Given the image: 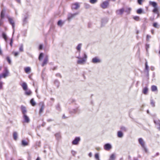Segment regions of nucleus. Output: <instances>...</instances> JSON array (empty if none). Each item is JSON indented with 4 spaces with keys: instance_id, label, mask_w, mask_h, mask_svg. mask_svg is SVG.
Returning a JSON list of instances; mask_svg holds the SVG:
<instances>
[{
    "instance_id": "69168bd1",
    "label": "nucleus",
    "mask_w": 160,
    "mask_h": 160,
    "mask_svg": "<svg viewBox=\"0 0 160 160\" xmlns=\"http://www.w3.org/2000/svg\"><path fill=\"white\" fill-rule=\"evenodd\" d=\"M92 153L91 152H90L88 154V156H89V157H92Z\"/></svg>"
},
{
    "instance_id": "ddd939ff",
    "label": "nucleus",
    "mask_w": 160,
    "mask_h": 160,
    "mask_svg": "<svg viewBox=\"0 0 160 160\" xmlns=\"http://www.w3.org/2000/svg\"><path fill=\"white\" fill-rule=\"evenodd\" d=\"M23 118L24 119V122L27 123L29 122L30 119L26 114L23 115Z\"/></svg>"
},
{
    "instance_id": "5701e85b",
    "label": "nucleus",
    "mask_w": 160,
    "mask_h": 160,
    "mask_svg": "<svg viewBox=\"0 0 160 160\" xmlns=\"http://www.w3.org/2000/svg\"><path fill=\"white\" fill-rule=\"evenodd\" d=\"M55 108L59 112H60L61 110L60 104L59 103H58L56 106Z\"/></svg>"
},
{
    "instance_id": "cd10ccee",
    "label": "nucleus",
    "mask_w": 160,
    "mask_h": 160,
    "mask_svg": "<svg viewBox=\"0 0 160 160\" xmlns=\"http://www.w3.org/2000/svg\"><path fill=\"white\" fill-rule=\"evenodd\" d=\"M25 94L27 95H30L32 93L31 91L30 90H25Z\"/></svg>"
},
{
    "instance_id": "e433bc0d",
    "label": "nucleus",
    "mask_w": 160,
    "mask_h": 160,
    "mask_svg": "<svg viewBox=\"0 0 160 160\" xmlns=\"http://www.w3.org/2000/svg\"><path fill=\"white\" fill-rule=\"evenodd\" d=\"M64 23V22H62L61 20H59L58 21V25L60 26H62L63 24Z\"/></svg>"
},
{
    "instance_id": "0eeeda50",
    "label": "nucleus",
    "mask_w": 160,
    "mask_h": 160,
    "mask_svg": "<svg viewBox=\"0 0 160 160\" xmlns=\"http://www.w3.org/2000/svg\"><path fill=\"white\" fill-rule=\"evenodd\" d=\"M110 0H108V1H106L103 2L101 5V7L103 9H105L107 8L109 4V1Z\"/></svg>"
},
{
    "instance_id": "79ce46f5",
    "label": "nucleus",
    "mask_w": 160,
    "mask_h": 160,
    "mask_svg": "<svg viewBox=\"0 0 160 160\" xmlns=\"http://www.w3.org/2000/svg\"><path fill=\"white\" fill-rule=\"evenodd\" d=\"M148 67V65L147 62H146L145 63V69L147 71L148 74L149 68Z\"/></svg>"
},
{
    "instance_id": "3c124183",
    "label": "nucleus",
    "mask_w": 160,
    "mask_h": 160,
    "mask_svg": "<svg viewBox=\"0 0 160 160\" xmlns=\"http://www.w3.org/2000/svg\"><path fill=\"white\" fill-rule=\"evenodd\" d=\"M145 48L147 52H148V49L149 48V44H147L145 45Z\"/></svg>"
},
{
    "instance_id": "052dcab7",
    "label": "nucleus",
    "mask_w": 160,
    "mask_h": 160,
    "mask_svg": "<svg viewBox=\"0 0 160 160\" xmlns=\"http://www.w3.org/2000/svg\"><path fill=\"white\" fill-rule=\"evenodd\" d=\"M72 153L73 156H75L76 153V152L74 151H72Z\"/></svg>"
},
{
    "instance_id": "412c9836",
    "label": "nucleus",
    "mask_w": 160,
    "mask_h": 160,
    "mask_svg": "<svg viewBox=\"0 0 160 160\" xmlns=\"http://www.w3.org/2000/svg\"><path fill=\"white\" fill-rule=\"evenodd\" d=\"M21 86L24 90H26L27 89V85L26 82H23L21 85Z\"/></svg>"
},
{
    "instance_id": "9b49d317",
    "label": "nucleus",
    "mask_w": 160,
    "mask_h": 160,
    "mask_svg": "<svg viewBox=\"0 0 160 160\" xmlns=\"http://www.w3.org/2000/svg\"><path fill=\"white\" fill-rule=\"evenodd\" d=\"M80 7V5L78 2H76L72 4V9L77 10Z\"/></svg>"
},
{
    "instance_id": "dca6fc26",
    "label": "nucleus",
    "mask_w": 160,
    "mask_h": 160,
    "mask_svg": "<svg viewBox=\"0 0 160 160\" xmlns=\"http://www.w3.org/2000/svg\"><path fill=\"white\" fill-rule=\"evenodd\" d=\"M55 138L57 140H59L61 138V135L60 132L56 133L55 134Z\"/></svg>"
},
{
    "instance_id": "bf43d9fd",
    "label": "nucleus",
    "mask_w": 160,
    "mask_h": 160,
    "mask_svg": "<svg viewBox=\"0 0 160 160\" xmlns=\"http://www.w3.org/2000/svg\"><path fill=\"white\" fill-rule=\"evenodd\" d=\"M142 0H138V2L139 5L142 4Z\"/></svg>"
},
{
    "instance_id": "680f3d73",
    "label": "nucleus",
    "mask_w": 160,
    "mask_h": 160,
    "mask_svg": "<svg viewBox=\"0 0 160 160\" xmlns=\"http://www.w3.org/2000/svg\"><path fill=\"white\" fill-rule=\"evenodd\" d=\"M53 120H54L51 119H48L47 120V121L48 122H50L51 121H53Z\"/></svg>"
},
{
    "instance_id": "c756f323",
    "label": "nucleus",
    "mask_w": 160,
    "mask_h": 160,
    "mask_svg": "<svg viewBox=\"0 0 160 160\" xmlns=\"http://www.w3.org/2000/svg\"><path fill=\"white\" fill-rule=\"evenodd\" d=\"M131 9L130 8H125L124 9V11L125 12H127V14H129L130 13V12L131 11Z\"/></svg>"
},
{
    "instance_id": "a878e982",
    "label": "nucleus",
    "mask_w": 160,
    "mask_h": 160,
    "mask_svg": "<svg viewBox=\"0 0 160 160\" xmlns=\"http://www.w3.org/2000/svg\"><path fill=\"white\" fill-rule=\"evenodd\" d=\"M136 12L137 14H141L143 13V12L142 9V8H140L137 10L136 11Z\"/></svg>"
},
{
    "instance_id": "f257e3e1",
    "label": "nucleus",
    "mask_w": 160,
    "mask_h": 160,
    "mask_svg": "<svg viewBox=\"0 0 160 160\" xmlns=\"http://www.w3.org/2000/svg\"><path fill=\"white\" fill-rule=\"evenodd\" d=\"M82 44L79 43L76 48V49L77 50V52H79V55L78 56H76V58L79 59L77 61V63L79 64L82 65L85 64L87 61V56L85 52L83 53V56L81 58L80 56V52L81 50V48Z\"/></svg>"
},
{
    "instance_id": "72a5a7b5",
    "label": "nucleus",
    "mask_w": 160,
    "mask_h": 160,
    "mask_svg": "<svg viewBox=\"0 0 160 160\" xmlns=\"http://www.w3.org/2000/svg\"><path fill=\"white\" fill-rule=\"evenodd\" d=\"M133 18L137 21H138L140 20V18L139 16H134L133 17Z\"/></svg>"
},
{
    "instance_id": "aec40b11",
    "label": "nucleus",
    "mask_w": 160,
    "mask_h": 160,
    "mask_svg": "<svg viewBox=\"0 0 160 160\" xmlns=\"http://www.w3.org/2000/svg\"><path fill=\"white\" fill-rule=\"evenodd\" d=\"M54 84L57 87V88H58L60 85V82L57 79H56L54 81Z\"/></svg>"
},
{
    "instance_id": "9d476101",
    "label": "nucleus",
    "mask_w": 160,
    "mask_h": 160,
    "mask_svg": "<svg viewBox=\"0 0 160 160\" xmlns=\"http://www.w3.org/2000/svg\"><path fill=\"white\" fill-rule=\"evenodd\" d=\"M112 148V147L111 144L109 143L105 144L104 146V149L107 151H109Z\"/></svg>"
},
{
    "instance_id": "864d4df0",
    "label": "nucleus",
    "mask_w": 160,
    "mask_h": 160,
    "mask_svg": "<svg viewBox=\"0 0 160 160\" xmlns=\"http://www.w3.org/2000/svg\"><path fill=\"white\" fill-rule=\"evenodd\" d=\"M3 84V82L0 81V89H2V85Z\"/></svg>"
},
{
    "instance_id": "2eb2a0df",
    "label": "nucleus",
    "mask_w": 160,
    "mask_h": 160,
    "mask_svg": "<svg viewBox=\"0 0 160 160\" xmlns=\"http://www.w3.org/2000/svg\"><path fill=\"white\" fill-rule=\"evenodd\" d=\"M48 57L47 56H46L44 58L43 62L42 64V66L43 67L45 65H46L48 63Z\"/></svg>"
},
{
    "instance_id": "4d7b16f0",
    "label": "nucleus",
    "mask_w": 160,
    "mask_h": 160,
    "mask_svg": "<svg viewBox=\"0 0 160 160\" xmlns=\"http://www.w3.org/2000/svg\"><path fill=\"white\" fill-rule=\"evenodd\" d=\"M151 38V36L150 35H147L146 40L148 41L149 40V39Z\"/></svg>"
},
{
    "instance_id": "a211bd4d",
    "label": "nucleus",
    "mask_w": 160,
    "mask_h": 160,
    "mask_svg": "<svg viewBox=\"0 0 160 160\" xmlns=\"http://www.w3.org/2000/svg\"><path fill=\"white\" fill-rule=\"evenodd\" d=\"M117 136L119 138H122L123 136V134L121 131H119L118 132Z\"/></svg>"
},
{
    "instance_id": "7c9ffc66",
    "label": "nucleus",
    "mask_w": 160,
    "mask_h": 160,
    "mask_svg": "<svg viewBox=\"0 0 160 160\" xmlns=\"http://www.w3.org/2000/svg\"><path fill=\"white\" fill-rule=\"evenodd\" d=\"M28 17L26 16L25 17L23 20V25H24L28 22L27 19Z\"/></svg>"
},
{
    "instance_id": "f8f14e48",
    "label": "nucleus",
    "mask_w": 160,
    "mask_h": 160,
    "mask_svg": "<svg viewBox=\"0 0 160 160\" xmlns=\"http://www.w3.org/2000/svg\"><path fill=\"white\" fill-rule=\"evenodd\" d=\"M124 11V8H122L120 9L117 10L116 11V12L117 15H122Z\"/></svg>"
},
{
    "instance_id": "393cba45",
    "label": "nucleus",
    "mask_w": 160,
    "mask_h": 160,
    "mask_svg": "<svg viewBox=\"0 0 160 160\" xmlns=\"http://www.w3.org/2000/svg\"><path fill=\"white\" fill-rule=\"evenodd\" d=\"M120 129L122 131L124 132H126L128 130L127 128L123 126H121L120 128Z\"/></svg>"
},
{
    "instance_id": "ea45409f",
    "label": "nucleus",
    "mask_w": 160,
    "mask_h": 160,
    "mask_svg": "<svg viewBox=\"0 0 160 160\" xmlns=\"http://www.w3.org/2000/svg\"><path fill=\"white\" fill-rule=\"evenodd\" d=\"M19 51L21 52H22L23 51V44H22L20 45V47L19 48Z\"/></svg>"
},
{
    "instance_id": "774afa93",
    "label": "nucleus",
    "mask_w": 160,
    "mask_h": 160,
    "mask_svg": "<svg viewBox=\"0 0 160 160\" xmlns=\"http://www.w3.org/2000/svg\"><path fill=\"white\" fill-rule=\"evenodd\" d=\"M46 124V123L45 122H43L42 125V126H43V127H44L45 125Z\"/></svg>"
},
{
    "instance_id": "a18cd8bd",
    "label": "nucleus",
    "mask_w": 160,
    "mask_h": 160,
    "mask_svg": "<svg viewBox=\"0 0 160 160\" xmlns=\"http://www.w3.org/2000/svg\"><path fill=\"white\" fill-rule=\"evenodd\" d=\"M153 26L155 28H159V26L158 25V23L157 22H154L153 24Z\"/></svg>"
},
{
    "instance_id": "4be33fe9",
    "label": "nucleus",
    "mask_w": 160,
    "mask_h": 160,
    "mask_svg": "<svg viewBox=\"0 0 160 160\" xmlns=\"http://www.w3.org/2000/svg\"><path fill=\"white\" fill-rule=\"evenodd\" d=\"M116 158V155L115 153H112L110 157L109 160H115Z\"/></svg>"
},
{
    "instance_id": "f3484780",
    "label": "nucleus",
    "mask_w": 160,
    "mask_h": 160,
    "mask_svg": "<svg viewBox=\"0 0 160 160\" xmlns=\"http://www.w3.org/2000/svg\"><path fill=\"white\" fill-rule=\"evenodd\" d=\"M149 4L150 5L152 6L154 8L158 7L157 3L155 2L150 1L149 2Z\"/></svg>"
},
{
    "instance_id": "e2e57ef3",
    "label": "nucleus",
    "mask_w": 160,
    "mask_h": 160,
    "mask_svg": "<svg viewBox=\"0 0 160 160\" xmlns=\"http://www.w3.org/2000/svg\"><path fill=\"white\" fill-rule=\"evenodd\" d=\"M42 45L41 44L39 46V49L41 50L42 49Z\"/></svg>"
},
{
    "instance_id": "4c0bfd02",
    "label": "nucleus",
    "mask_w": 160,
    "mask_h": 160,
    "mask_svg": "<svg viewBox=\"0 0 160 160\" xmlns=\"http://www.w3.org/2000/svg\"><path fill=\"white\" fill-rule=\"evenodd\" d=\"M30 103L32 106H34L36 105V103L34 102V99L32 98L30 100Z\"/></svg>"
},
{
    "instance_id": "09e8293b",
    "label": "nucleus",
    "mask_w": 160,
    "mask_h": 160,
    "mask_svg": "<svg viewBox=\"0 0 160 160\" xmlns=\"http://www.w3.org/2000/svg\"><path fill=\"white\" fill-rule=\"evenodd\" d=\"M43 57V54L42 53H41L39 56L38 59L39 60H41Z\"/></svg>"
},
{
    "instance_id": "603ef678",
    "label": "nucleus",
    "mask_w": 160,
    "mask_h": 160,
    "mask_svg": "<svg viewBox=\"0 0 160 160\" xmlns=\"http://www.w3.org/2000/svg\"><path fill=\"white\" fill-rule=\"evenodd\" d=\"M3 18H0V26L2 25L3 22Z\"/></svg>"
},
{
    "instance_id": "6ab92c4d",
    "label": "nucleus",
    "mask_w": 160,
    "mask_h": 160,
    "mask_svg": "<svg viewBox=\"0 0 160 160\" xmlns=\"http://www.w3.org/2000/svg\"><path fill=\"white\" fill-rule=\"evenodd\" d=\"M5 11V10L4 9H3L2 10L0 15V18L3 19L4 18Z\"/></svg>"
},
{
    "instance_id": "58836bf2",
    "label": "nucleus",
    "mask_w": 160,
    "mask_h": 160,
    "mask_svg": "<svg viewBox=\"0 0 160 160\" xmlns=\"http://www.w3.org/2000/svg\"><path fill=\"white\" fill-rule=\"evenodd\" d=\"M22 145L24 146H27L28 144L27 142L24 140H22Z\"/></svg>"
},
{
    "instance_id": "0e129e2a",
    "label": "nucleus",
    "mask_w": 160,
    "mask_h": 160,
    "mask_svg": "<svg viewBox=\"0 0 160 160\" xmlns=\"http://www.w3.org/2000/svg\"><path fill=\"white\" fill-rule=\"evenodd\" d=\"M18 54V53L17 52H16L14 53V55L15 56H17Z\"/></svg>"
},
{
    "instance_id": "49530a36",
    "label": "nucleus",
    "mask_w": 160,
    "mask_h": 160,
    "mask_svg": "<svg viewBox=\"0 0 160 160\" xmlns=\"http://www.w3.org/2000/svg\"><path fill=\"white\" fill-rule=\"evenodd\" d=\"M98 1V0H90L89 2L92 4H94Z\"/></svg>"
},
{
    "instance_id": "473e14b6",
    "label": "nucleus",
    "mask_w": 160,
    "mask_h": 160,
    "mask_svg": "<svg viewBox=\"0 0 160 160\" xmlns=\"http://www.w3.org/2000/svg\"><path fill=\"white\" fill-rule=\"evenodd\" d=\"M151 90L152 91H155L157 90V87L155 85H152L151 87Z\"/></svg>"
},
{
    "instance_id": "6e6d98bb",
    "label": "nucleus",
    "mask_w": 160,
    "mask_h": 160,
    "mask_svg": "<svg viewBox=\"0 0 160 160\" xmlns=\"http://www.w3.org/2000/svg\"><path fill=\"white\" fill-rule=\"evenodd\" d=\"M69 117V116H66L64 114H63L62 116V118L63 119H66Z\"/></svg>"
},
{
    "instance_id": "bb28decb",
    "label": "nucleus",
    "mask_w": 160,
    "mask_h": 160,
    "mask_svg": "<svg viewBox=\"0 0 160 160\" xmlns=\"http://www.w3.org/2000/svg\"><path fill=\"white\" fill-rule=\"evenodd\" d=\"M154 122L156 125H158V126L160 125V120H154Z\"/></svg>"
},
{
    "instance_id": "c85d7f7f",
    "label": "nucleus",
    "mask_w": 160,
    "mask_h": 160,
    "mask_svg": "<svg viewBox=\"0 0 160 160\" xmlns=\"http://www.w3.org/2000/svg\"><path fill=\"white\" fill-rule=\"evenodd\" d=\"M13 136L14 140H16L18 137V133L16 132H13Z\"/></svg>"
},
{
    "instance_id": "20e7f679",
    "label": "nucleus",
    "mask_w": 160,
    "mask_h": 160,
    "mask_svg": "<svg viewBox=\"0 0 160 160\" xmlns=\"http://www.w3.org/2000/svg\"><path fill=\"white\" fill-rule=\"evenodd\" d=\"M9 72L7 67H5L4 68V70L3 72L1 74L2 78H5L6 77L9 75Z\"/></svg>"
},
{
    "instance_id": "37998d69",
    "label": "nucleus",
    "mask_w": 160,
    "mask_h": 160,
    "mask_svg": "<svg viewBox=\"0 0 160 160\" xmlns=\"http://www.w3.org/2000/svg\"><path fill=\"white\" fill-rule=\"evenodd\" d=\"M155 102L152 99H151L150 100V104L153 107H154L155 106Z\"/></svg>"
},
{
    "instance_id": "a19ab883",
    "label": "nucleus",
    "mask_w": 160,
    "mask_h": 160,
    "mask_svg": "<svg viewBox=\"0 0 160 160\" xmlns=\"http://www.w3.org/2000/svg\"><path fill=\"white\" fill-rule=\"evenodd\" d=\"M152 11L154 13H158V7H157L156 8H154V9Z\"/></svg>"
},
{
    "instance_id": "423d86ee",
    "label": "nucleus",
    "mask_w": 160,
    "mask_h": 160,
    "mask_svg": "<svg viewBox=\"0 0 160 160\" xmlns=\"http://www.w3.org/2000/svg\"><path fill=\"white\" fill-rule=\"evenodd\" d=\"M79 12H76L73 14L69 13L68 15L67 20L70 21L76 15H78Z\"/></svg>"
},
{
    "instance_id": "5fc2aeb1",
    "label": "nucleus",
    "mask_w": 160,
    "mask_h": 160,
    "mask_svg": "<svg viewBox=\"0 0 160 160\" xmlns=\"http://www.w3.org/2000/svg\"><path fill=\"white\" fill-rule=\"evenodd\" d=\"M55 76L57 77H59L60 78H62V76L60 73H57L56 74Z\"/></svg>"
},
{
    "instance_id": "c03bdc74",
    "label": "nucleus",
    "mask_w": 160,
    "mask_h": 160,
    "mask_svg": "<svg viewBox=\"0 0 160 160\" xmlns=\"http://www.w3.org/2000/svg\"><path fill=\"white\" fill-rule=\"evenodd\" d=\"M95 158L97 160H100L98 154L96 153L95 155Z\"/></svg>"
},
{
    "instance_id": "39448f33",
    "label": "nucleus",
    "mask_w": 160,
    "mask_h": 160,
    "mask_svg": "<svg viewBox=\"0 0 160 160\" xmlns=\"http://www.w3.org/2000/svg\"><path fill=\"white\" fill-rule=\"evenodd\" d=\"M69 112L70 114L73 115L76 113H79L80 112V110L79 109L78 107H77L75 108L72 109H69Z\"/></svg>"
},
{
    "instance_id": "8fccbe9b",
    "label": "nucleus",
    "mask_w": 160,
    "mask_h": 160,
    "mask_svg": "<svg viewBox=\"0 0 160 160\" xmlns=\"http://www.w3.org/2000/svg\"><path fill=\"white\" fill-rule=\"evenodd\" d=\"M10 45L11 47H12V44H13V39L12 38L10 40Z\"/></svg>"
},
{
    "instance_id": "13d9d810",
    "label": "nucleus",
    "mask_w": 160,
    "mask_h": 160,
    "mask_svg": "<svg viewBox=\"0 0 160 160\" xmlns=\"http://www.w3.org/2000/svg\"><path fill=\"white\" fill-rule=\"evenodd\" d=\"M7 61H8V63L9 64H10L11 62V61L10 60V58H9V57H7Z\"/></svg>"
},
{
    "instance_id": "7ed1b4c3",
    "label": "nucleus",
    "mask_w": 160,
    "mask_h": 160,
    "mask_svg": "<svg viewBox=\"0 0 160 160\" xmlns=\"http://www.w3.org/2000/svg\"><path fill=\"white\" fill-rule=\"evenodd\" d=\"M138 141L139 143L141 145L145 152H148V150L145 146V142L143 140L142 138H140L138 139Z\"/></svg>"
},
{
    "instance_id": "4468645a",
    "label": "nucleus",
    "mask_w": 160,
    "mask_h": 160,
    "mask_svg": "<svg viewBox=\"0 0 160 160\" xmlns=\"http://www.w3.org/2000/svg\"><path fill=\"white\" fill-rule=\"evenodd\" d=\"M21 109L23 115L26 114L27 111L26 109V107L25 106L22 105L21 106Z\"/></svg>"
},
{
    "instance_id": "1a4fd4ad",
    "label": "nucleus",
    "mask_w": 160,
    "mask_h": 160,
    "mask_svg": "<svg viewBox=\"0 0 160 160\" xmlns=\"http://www.w3.org/2000/svg\"><path fill=\"white\" fill-rule=\"evenodd\" d=\"M101 60L98 57L93 58L92 60V62L94 63H99L101 62Z\"/></svg>"
},
{
    "instance_id": "338daca9",
    "label": "nucleus",
    "mask_w": 160,
    "mask_h": 160,
    "mask_svg": "<svg viewBox=\"0 0 160 160\" xmlns=\"http://www.w3.org/2000/svg\"><path fill=\"white\" fill-rule=\"evenodd\" d=\"M88 27L89 28H90L91 26V24L90 23H88Z\"/></svg>"
},
{
    "instance_id": "b1692460",
    "label": "nucleus",
    "mask_w": 160,
    "mask_h": 160,
    "mask_svg": "<svg viewBox=\"0 0 160 160\" xmlns=\"http://www.w3.org/2000/svg\"><path fill=\"white\" fill-rule=\"evenodd\" d=\"M148 91V88L147 87H145L142 90V92L144 94H146Z\"/></svg>"
},
{
    "instance_id": "c9c22d12",
    "label": "nucleus",
    "mask_w": 160,
    "mask_h": 160,
    "mask_svg": "<svg viewBox=\"0 0 160 160\" xmlns=\"http://www.w3.org/2000/svg\"><path fill=\"white\" fill-rule=\"evenodd\" d=\"M2 37H3V38L5 39V41L7 42V35L5 33H4V32L2 33Z\"/></svg>"
},
{
    "instance_id": "de8ad7c7",
    "label": "nucleus",
    "mask_w": 160,
    "mask_h": 160,
    "mask_svg": "<svg viewBox=\"0 0 160 160\" xmlns=\"http://www.w3.org/2000/svg\"><path fill=\"white\" fill-rule=\"evenodd\" d=\"M84 7L86 8H88L90 7V5L86 3H85L84 4Z\"/></svg>"
},
{
    "instance_id": "f704fd0d",
    "label": "nucleus",
    "mask_w": 160,
    "mask_h": 160,
    "mask_svg": "<svg viewBox=\"0 0 160 160\" xmlns=\"http://www.w3.org/2000/svg\"><path fill=\"white\" fill-rule=\"evenodd\" d=\"M30 70L31 68L29 67H26L24 68V71L25 72L27 73H28L29 72H30Z\"/></svg>"
},
{
    "instance_id": "2f4dec72",
    "label": "nucleus",
    "mask_w": 160,
    "mask_h": 160,
    "mask_svg": "<svg viewBox=\"0 0 160 160\" xmlns=\"http://www.w3.org/2000/svg\"><path fill=\"white\" fill-rule=\"evenodd\" d=\"M44 105L43 104L42 105L39 110V113L40 114L44 110Z\"/></svg>"
},
{
    "instance_id": "6e6552de",
    "label": "nucleus",
    "mask_w": 160,
    "mask_h": 160,
    "mask_svg": "<svg viewBox=\"0 0 160 160\" xmlns=\"http://www.w3.org/2000/svg\"><path fill=\"white\" fill-rule=\"evenodd\" d=\"M80 141V138L79 137H76L75 138L74 140L72 142V144L73 145H77L78 144L79 142Z\"/></svg>"
},
{
    "instance_id": "f03ea898",
    "label": "nucleus",
    "mask_w": 160,
    "mask_h": 160,
    "mask_svg": "<svg viewBox=\"0 0 160 160\" xmlns=\"http://www.w3.org/2000/svg\"><path fill=\"white\" fill-rule=\"evenodd\" d=\"M7 18L8 19V21L9 23L12 26V28L13 29V33L12 36L14 34L15 32V23L14 20V18L10 17L9 16H7Z\"/></svg>"
}]
</instances>
